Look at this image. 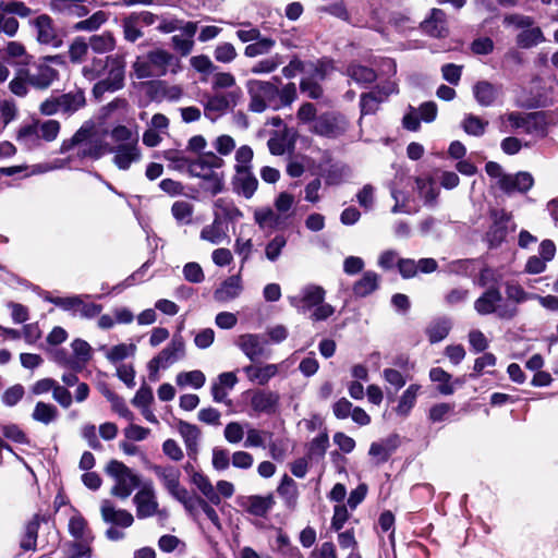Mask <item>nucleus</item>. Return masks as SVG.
I'll list each match as a JSON object with an SVG mask.
<instances>
[{
  "mask_svg": "<svg viewBox=\"0 0 558 558\" xmlns=\"http://www.w3.org/2000/svg\"><path fill=\"white\" fill-rule=\"evenodd\" d=\"M74 146L78 147L81 157L92 159H99L113 151V147L107 142V132L97 130L92 121H86L70 141H64L61 150L68 151Z\"/></svg>",
  "mask_w": 558,
  "mask_h": 558,
  "instance_id": "nucleus-1",
  "label": "nucleus"
},
{
  "mask_svg": "<svg viewBox=\"0 0 558 558\" xmlns=\"http://www.w3.org/2000/svg\"><path fill=\"white\" fill-rule=\"evenodd\" d=\"M132 68L137 78H150L165 76L168 72L177 74L181 63L174 54L157 48L136 57Z\"/></svg>",
  "mask_w": 558,
  "mask_h": 558,
  "instance_id": "nucleus-2",
  "label": "nucleus"
},
{
  "mask_svg": "<svg viewBox=\"0 0 558 558\" xmlns=\"http://www.w3.org/2000/svg\"><path fill=\"white\" fill-rule=\"evenodd\" d=\"M326 291L317 284H306L298 295L289 296V303L300 313L313 310L311 319L313 322L326 320L335 313V307L325 303Z\"/></svg>",
  "mask_w": 558,
  "mask_h": 558,
  "instance_id": "nucleus-3",
  "label": "nucleus"
},
{
  "mask_svg": "<svg viewBox=\"0 0 558 558\" xmlns=\"http://www.w3.org/2000/svg\"><path fill=\"white\" fill-rule=\"evenodd\" d=\"M499 123V129L504 133L521 130L523 133L543 137L547 131V122L543 112H509L500 116Z\"/></svg>",
  "mask_w": 558,
  "mask_h": 558,
  "instance_id": "nucleus-4",
  "label": "nucleus"
},
{
  "mask_svg": "<svg viewBox=\"0 0 558 558\" xmlns=\"http://www.w3.org/2000/svg\"><path fill=\"white\" fill-rule=\"evenodd\" d=\"M245 86L250 97V111L260 113L268 108L274 110L279 109V105L277 104L279 88L276 84L268 81L251 78L246 81Z\"/></svg>",
  "mask_w": 558,
  "mask_h": 558,
  "instance_id": "nucleus-5",
  "label": "nucleus"
},
{
  "mask_svg": "<svg viewBox=\"0 0 558 558\" xmlns=\"http://www.w3.org/2000/svg\"><path fill=\"white\" fill-rule=\"evenodd\" d=\"M474 310L480 315L495 314L500 319L510 320L518 314V308L509 302H505L500 290L492 287L484 291L474 302Z\"/></svg>",
  "mask_w": 558,
  "mask_h": 558,
  "instance_id": "nucleus-6",
  "label": "nucleus"
},
{
  "mask_svg": "<svg viewBox=\"0 0 558 558\" xmlns=\"http://www.w3.org/2000/svg\"><path fill=\"white\" fill-rule=\"evenodd\" d=\"M106 473L114 481L111 495L120 499H126L136 487H141L138 475L118 460L107 464Z\"/></svg>",
  "mask_w": 558,
  "mask_h": 558,
  "instance_id": "nucleus-7",
  "label": "nucleus"
},
{
  "mask_svg": "<svg viewBox=\"0 0 558 558\" xmlns=\"http://www.w3.org/2000/svg\"><path fill=\"white\" fill-rule=\"evenodd\" d=\"M243 98L242 88H235L234 90H228L225 93L214 92L207 96L204 104V114L211 121L223 116L226 112L236 107Z\"/></svg>",
  "mask_w": 558,
  "mask_h": 558,
  "instance_id": "nucleus-8",
  "label": "nucleus"
},
{
  "mask_svg": "<svg viewBox=\"0 0 558 558\" xmlns=\"http://www.w3.org/2000/svg\"><path fill=\"white\" fill-rule=\"evenodd\" d=\"M251 416L274 415L280 408V395L270 389H254L246 392Z\"/></svg>",
  "mask_w": 558,
  "mask_h": 558,
  "instance_id": "nucleus-9",
  "label": "nucleus"
},
{
  "mask_svg": "<svg viewBox=\"0 0 558 558\" xmlns=\"http://www.w3.org/2000/svg\"><path fill=\"white\" fill-rule=\"evenodd\" d=\"M60 129V122L57 120H36L20 129L17 140L25 144L34 143L37 140L52 142L58 137Z\"/></svg>",
  "mask_w": 558,
  "mask_h": 558,
  "instance_id": "nucleus-10",
  "label": "nucleus"
},
{
  "mask_svg": "<svg viewBox=\"0 0 558 558\" xmlns=\"http://www.w3.org/2000/svg\"><path fill=\"white\" fill-rule=\"evenodd\" d=\"M185 354V342L181 335H174L171 341L148 363L150 376L159 369H166L181 360Z\"/></svg>",
  "mask_w": 558,
  "mask_h": 558,
  "instance_id": "nucleus-11",
  "label": "nucleus"
},
{
  "mask_svg": "<svg viewBox=\"0 0 558 558\" xmlns=\"http://www.w3.org/2000/svg\"><path fill=\"white\" fill-rule=\"evenodd\" d=\"M225 166V160L213 151L202 153L195 159L187 161V171L191 177L202 181L210 177Z\"/></svg>",
  "mask_w": 558,
  "mask_h": 558,
  "instance_id": "nucleus-12",
  "label": "nucleus"
},
{
  "mask_svg": "<svg viewBox=\"0 0 558 558\" xmlns=\"http://www.w3.org/2000/svg\"><path fill=\"white\" fill-rule=\"evenodd\" d=\"M133 502L135 505L136 515L138 519L150 518L159 512L156 490L150 481L141 485L138 492L134 495Z\"/></svg>",
  "mask_w": 558,
  "mask_h": 558,
  "instance_id": "nucleus-13",
  "label": "nucleus"
},
{
  "mask_svg": "<svg viewBox=\"0 0 558 558\" xmlns=\"http://www.w3.org/2000/svg\"><path fill=\"white\" fill-rule=\"evenodd\" d=\"M108 76L105 80L99 81L94 92L96 94L105 93L108 90L120 89L124 81V60L121 56H108Z\"/></svg>",
  "mask_w": 558,
  "mask_h": 558,
  "instance_id": "nucleus-14",
  "label": "nucleus"
},
{
  "mask_svg": "<svg viewBox=\"0 0 558 558\" xmlns=\"http://www.w3.org/2000/svg\"><path fill=\"white\" fill-rule=\"evenodd\" d=\"M31 25L36 32V38L39 44L53 48L62 45V35L49 15L41 14L37 16L31 21Z\"/></svg>",
  "mask_w": 558,
  "mask_h": 558,
  "instance_id": "nucleus-15",
  "label": "nucleus"
},
{
  "mask_svg": "<svg viewBox=\"0 0 558 558\" xmlns=\"http://www.w3.org/2000/svg\"><path fill=\"white\" fill-rule=\"evenodd\" d=\"M50 302L64 311H72L74 314H80L83 318H93L102 311L100 304L85 302L81 295L52 298Z\"/></svg>",
  "mask_w": 558,
  "mask_h": 558,
  "instance_id": "nucleus-16",
  "label": "nucleus"
},
{
  "mask_svg": "<svg viewBox=\"0 0 558 558\" xmlns=\"http://www.w3.org/2000/svg\"><path fill=\"white\" fill-rule=\"evenodd\" d=\"M348 129L344 117L336 113H325L315 120L313 131L322 136L338 137Z\"/></svg>",
  "mask_w": 558,
  "mask_h": 558,
  "instance_id": "nucleus-17",
  "label": "nucleus"
},
{
  "mask_svg": "<svg viewBox=\"0 0 558 558\" xmlns=\"http://www.w3.org/2000/svg\"><path fill=\"white\" fill-rule=\"evenodd\" d=\"M150 470L154 472V474L162 484L163 488L171 497L175 498L179 494H181V492L185 489V487L181 485V471L177 466L170 464H154Z\"/></svg>",
  "mask_w": 558,
  "mask_h": 558,
  "instance_id": "nucleus-18",
  "label": "nucleus"
},
{
  "mask_svg": "<svg viewBox=\"0 0 558 558\" xmlns=\"http://www.w3.org/2000/svg\"><path fill=\"white\" fill-rule=\"evenodd\" d=\"M24 72L29 85L41 90L47 89L58 78V71L46 62L35 63L24 69Z\"/></svg>",
  "mask_w": 558,
  "mask_h": 558,
  "instance_id": "nucleus-19",
  "label": "nucleus"
},
{
  "mask_svg": "<svg viewBox=\"0 0 558 558\" xmlns=\"http://www.w3.org/2000/svg\"><path fill=\"white\" fill-rule=\"evenodd\" d=\"M282 364L272 363H252L243 367L247 380L254 385L266 386L276 377Z\"/></svg>",
  "mask_w": 558,
  "mask_h": 558,
  "instance_id": "nucleus-20",
  "label": "nucleus"
},
{
  "mask_svg": "<svg viewBox=\"0 0 558 558\" xmlns=\"http://www.w3.org/2000/svg\"><path fill=\"white\" fill-rule=\"evenodd\" d=\"M100 514L104 522L124 529L130 527L134 523V517L131 512L117 508L109 499L101 501Z\"/></svg>",
  "mask_w": 558,
  "mask_h": 558,
  "instance_id": "nucleus-21",
  "label": "nucleus"
},
{
  "mask_svg": "<svg viewBox=\"0 0 558 558\" xmlns=\"http://www.w3.org/2000/svg\"><path fill=\"white\" fill-rule=\"evenodd\" d=\"M236 345L242 353L251 361L255 362L259 357L266 356V342L259 335L244 333L236 339Z\"/></svg>",
  "mask_w": 558,
  "mask_h": 558,
  "instance_id": "nucleus-22",
  "label": "nucleus"
},
{
  "mask_svg": "<svg viewBox=\"0 0 558 558\" xmlns=\"http://www.w3.org/2000/svg\"><path fill=\"white\" fill-rule=\"evenodd\" d=\"M497 184L507 194L525 193L533 186L534 179L529 172H518L501 177Z\"/></svg>",
  "mask_w": 558,
  "mask_h": 558,
  "instance_id": "nucleus-23",
  "label": "nucleus"
},
{
  "mask_svg": "<svg viewBox=\"0 0 558 558\" xmlns=\"http://www.w3.org/2000/svg\"><path fill=\"white\" fill-rule=\"evenodd\" d=\"M113 163L120 170H128L133 162H136L141 158V151L136 141L131 143L119 144L113 147Z\"/></svg>",
  "mask_w": 558,
  "mask_h": 558,
  "instance_id": "nucleus-24",
  "label": "nucleus"
},
{
  "mask_svg": "<svg viewBox=\"0 0 558 558\" xmlns=\"http://www.w3.org/2000/svg\"><path fill=\"white\" fill-rule=\"evenodd\" d=\"M199 238L213 245H219L229 239L228 226L217 211H214L213 222L201 230Z\"/></svg>",
  "mask_w": 558,
  "mask_h": 558,
  "instance_id": "nucleus-25",
  "label": "nucleus"
},
{
  "mask_svg": "<svg viewBox=\"0 0 558 558\" xmlns=\"http://www.w3.org/2000/svg\"><path fill=\"white\" fill-rule=\"evenodd\" d=\"M243 291L241 274L230 276L223 280L214 292L217 302H229L236 299Z\"/></svg>",
  "mask_w": 558,
  "mask_h": 558,
  "instance_id": "nucleus-26",
  "label": "nucleus"
},
{
  "mask_svg": "<svg viewBox=\"0 0 558 558\" xmlns=\"http://www.w3.org/2000/svg\"><path fill=\"white\" fill-rule=\"evenodd\" d=\"M312 77H304L300 83V89L312 99H318L323 95L320 85L315 80H324L326 70L323 63L311 64Z\"/></svg>",
  "mask_w": 558,
  "mask_h": 558,
  "instance_id": "nucleus-27",
  "label": "nucleus"
},
{
  "mask_svg": "<svg viewBox=\"0 0 558 558\" xmlns=\"http://www.w3.org/2000/svg\"><path fill=\"white\" fill-rule=\"evenodd\" d=\"M233 190L245 198H251L257 190L258 181L252 170H238L233 177Z\"/></svg>",
  "mask_w": 558,
  "mask_h": 558,
  "instance_id": "nucleus-28",
  "label": "nucleus"
},
{
  "mask_svg": "<svg viewBox=\"0 0 558 558\" xmlns=\"http://www.w3.org/2000/svg\"><path fill=\"white\" fill-rule=\"evenodd\" d=\"M177 428L184 440L187 454L191 458H195L198 452V442L202 435L201 429L195 424L182 420L178 422Z\"/></svg>",
  "mask_w": 558,
  "mask_h": 558,
  "instance_id": "nucleus-29",
  "label": "nucleus"
},
{
  "mask_svg": "<svg viewBox=\"0 0 558 558\" xmlns=\"http://www.w3.org/2000/svg\"><path fill=\"white\" fill-rule=\"evenodd\" d=\"M397 87L393 83H389L387 87L377 92L364 94L361 97V112L362 114H371L376 112L379 104L385 100L390 94L396 93Z\"/></svg>",
  "mask_w": 558,
  "mask_h": 558,
  "instance_id": "nucleus-30",
  "label": "nucleus"
},
{
  "mask_svg": "<svg viewBox=\"0 0 558 558\" xmlns=\"http://www.w3.org/2000/svg\"><path fill=\"white\" fill-rule=\"evenodd\" d=\"M422 28L433 37H445L448 34L445 12L440 9H433L429 17L422 23Z\"/></svg>",
  "mask_w": 558,
  "mask_h": 558,
  "instance_id": "nucleus-31",
  "label": "nucleus"
},
{
  "mask_svg": "<svg viewBox=\"0 0 558 558\" xmlns=\"http://www.w3.org/2000/svg\"><path fill=\"white\" fill-rule=\"evenodd\" d=\"M500 89L488 81H480L473 86V95L478 105L489 107L499 97Z\"/></svg>",
  "mask_w": 558,
  "mask_h": 558,
  "instance_id": "nucleus-32",
  "label": "nucleus"
},
{
  "mask_svg": "<svg viewBox=\"0 0 558 558\" xmlns=\"http://www.w3.org/2000/svg\"><path fill=\"white\" fill-rule=\"evenodd\" d=\"M68 530L74 539H94L86 519L77 510H73L69 519Z\"/></svg>",
  "mask_w": 558,
  "mask_h": 558,
  "instance_id": "nucleus-33",
  "label": "nucleus"
},
{
  "mask_svg": "<svg viewBox=\"0 0 558 558\" xmlns=\"http://www.w3.org/2000/svg\"><path fill=\"white\" fill-rule=\"evenodd\" d=\"M254 221L262 230H275L283 223L281 215L276 213L270 207L257 208L254 211Z\"/></svg>",
  "mask_w": 558,
  "mask_h": 558,
  "instance_id": "nucleus-34",
  "label": "nucleus"
},
{
  "mask_svg": "<svg viewBox=\"0 0 558 558\" xmlns=\"http://www.w3.org/2000/svg\"><path fill=\"white\" fill-rule=\"evenodd\" d=\"M58 97L61 113L68 116L73 114L86 104L85 95L82 90L70 92Z\"/></svg>",
  "mask_w": 558,
  "mask_h": 558,
  "instance_id": "nucleus-35",
  "label": "nucleus"
},
{
  "mask_svg": "<svg viewBox=\"0 0 558 558\" xmlns=\"http://www.w3.org/2000/svg\"><path fill=\"white\" fill-rule=\"evenodd\" d=\"M416 191L424 199L425 205L434 206L438 197L436 182L430 177H417L415 179Z\"/></svg>",
  "mask_w": 558,
  "mask_h": 558,
  "instance_id": "nucleus-36",
  "label": "nucleus"
},
{
  "mask_svg": "<svg viewBox=\"0 0 558 558\" xmlns=\"http://www.w3.org/2000/svg\"><path fill=\"white\" fill-rule=\"evenodd\" d=\"M73 351L74 372H81L92 359V347L83 339H75L71 343Z\"/></svg>",
  "mask_w": 558,
  "mask_h": 558,
  "instance_id": "nucleus-37",
  "label": "nucleus"
},
{
  "mask_svg": "<svg viewBox=\"0 0 558 558\" xmlns=\"http://www.w3.org/2000/svg\"><path fill=\"white\" fill-rule=\"evenodd\" d=\"M191 482L203 494L204 499H207L208 501L216 506L220 504L219 494H216L215 486L211 484V482L205 474L199 472H193V474L191 475Z\"/></svg>",
  "mask_w": 558,
  "mask_h": 558,
  "instance_id": "nucleus-38",
  "label": "nucleus"
},
{
  "mask_svg": "<svg viewBox=\"0 0 558 558\" xmlns=\"http://www.w3.org/2000/svg\"><path fill=\"white\" fill-rule=\"evenodd\" d=\"M380 277L375 271H366L360 280L353 284V292L356 296L364 298L376 291L379 287Z\"/></svg>",
  "mask_w": 558,
  "mask_h": 558,
  "instance_id": "nucleus-39",
  "label": "nucleus"
},
{
  "mask_svg": "<svg viewBox=\"0 0 558 558\" xmlns=\"http://www.w3.org/2000/svg\"><path fill=\"white\" fill-rule=\"evenodd\" d=\"M86 43L93 52L99 54L111 52L116 48V38L110 32L93 35Z\"/></svg>",
  "mask_w": 558,
  "mask_h": 558,
  "instance_id": "nucleus-40",
  "label": "nucleus"
},
{
  "mask_svg": "<svg viewBox=\"0 0 558 558\" xmlns=\"http://www.w3.org/2000/svg\"><path fill=\"white\" fill-rule=\"evenodd\" d=\"M429 378L434 383H438V391L444 396H450L454 392V384H461L459 379L451 381V375L441 367H433L429 371Z\"/></svg>",
  "mask_w": 558,
  "mask_h": 558,
  "instance_id": "nucleus-41",
  "label": "nucleus"
},
{
  "mask_svg": "<svg viewBox=\"0 0 558 558\" xmlns=\"http://www.w3.org/2000/svg\"><path fill=\"white\" fill-rule=\"evenodd\" d=\"M421 389L420 385L412 384L410 385L399 398L398 405L396 408V412L398 415L407 416L412 408L415 405L417 393Z\"/></svg>",
  "mask_w": 558,
  "mask_h": 558,
  "instance_id": "nucleus-42",
  "label": "nucleus"
},
{
  "mask_svg": "<svg viewBox=\"0 0 558 558\" xmlns=\"http://www.w3.org/2000/svg\"><path fill=\"white\" fill-rule=\"evenodd\" d=\"M275 505L274 497L271 495L268 496H251L247 499V508L246 510L256 517H265L268 511Z\"/></svg>",
  "mask_w": 558,
  "mask_h": 558,
  "instance_id": "nucleus-43",
  "label": "nucleus"
},
{
  "mask_svg": "<svg viewBox=\"0 0 558 558\" xmlns=\"http://www.w3.org/2000/svg\"><path fill=\"white\" fill-rule=\"evenodd\" d=\"M211 89L216 93H225L228 90H234L235 88H241L236 84L235 76L230 72H217L213 75L211 81Z\"/></svg>",
  "mask_w": 558,
  "mask_h": 558,
  "instance_id": "nucleus-44",
  "label": "nucleus"
},
{
  "mask_svg": "<svg viewBox=\"0 0 558 558\" xmlns=\"http://www.w3.org/2000/svg\"><path fill=\"white\" fill-rule=\"evenodd\" d=\"M32 417L36 422H40L45 425L52 423L58 417V410L54 405L45 402H37Z\"/></svg>",
  "mask_w": 558,
  "mask_h": 558,
  "instance_id": "nucleus-45",
  "label": "nucleus"
},
{
  "mask_svg": "<svg viewBox=\"0 0 558 558\" xmlns=\"http://www.w3.org/2000/svg\"><path fill=\"white\" fill-rule=\"evenodd\" d=\"M255 43L247 45L244 49V54L247 58H255L269 53L276 45V41L269 37H260Z\"/></svg>",
  "mask_w": 558,
  "mask_h": 558,
  "instance_id": "nucleus-46",
  "label": "nucleus"
},
{
  "mask_svg": "<svg viewBox=\"0 0 558 558\" xmlns=\"http://www.w3.org/2000/svg\"><path fill=\"white\" fill-rule=\"evenodd\" d=\"M391 197L395 201V205L391 208L392 214H414L417 211V208H413L410 204L409 196L403 192L396 187H391L390 190Z\"/></svg>",
  "mask_w": 558,
  "mask_h": 558,
  "instance_id": "nucleus-47",
  "label": "nucleus"
},
{
  "mask_svg": "<svg viewBox=\"0 0 558 558\" xmlns=\"http://www.w3.org/2000/svg\"><path fill=\"white\" fill-rule=\"evenodd\" d=\"M175 381L181 387L191 386L194 389H199L205 385L206 376L198 369L181 372L177 375Z\"/></svg>",
  "mask_w": 558,
  "mask_h": 558,
  "instance_id": "nucleus-48",
  "label": "nucleus"
},
{
  "mask_svg": "<svg viewBox=\"0 0 558 558\" xmlns=\"http://www.w3.org/2000/svg\"><path fill=\"white\" fill-rule=\"evenodd\" d=\"M215 211L219 214V216H225L227 219L231 221H236L242 218V211L229 199L227 198H218L214 203Z\"/></svg>",
  "mask_w": 558,
  "mask_h": 558,
  "instance_id": "nucleus-49",
  "label": "nucleus"
},
{
  "mask_svg": "<svg viewBox=\"0 0 558 558\" xmlns=\"http://www.w3.org/2000/svg\"><path fill=\"white\" fill-rule=\"evenodd\" d=\"M396 445L391 439L373 442L369 447V456L375 458L377 462H385L389 459Z\"/></svg>",
  "mask_w": 558,
  "mask_h": 558,
  "instance_id": "nucleus-50",
  "label": "nucleus"
},
{
  "mask_svg": "<svg viewBox=\"0 0 558 558\" xmlns=\"http://www.w3.org/2000/svg\"><path fill=\"white\" fill-rule=\"evenodd\" d=\"M544 40L543 33L539 27H526L517 38V43L522 48H531Z\"/></svg>",
  "mask_w": 558,
  "mask_h": 558,
  "instance_id": "nucleus-51",
  "label": "nucleus"
},
{
  "mask_svg": "<svg viewBox=\"0 0 558 558\" xmlns=\"http://www.w3.org/2000/svg\"><path fill=\"white\" fill-rule=\"evenodd\" d=\"M461 125L464 132L469 135L482 136L485 133L488 122L470 113L464 117Z\"/></svg>",
  "mask_w": 558,
  "mask_h": 558,
  "instance_id": "nucleus-52",
  "label": "nucleus"
},
{
  "mask_svg": "<svg viewBox=\"0 0 558 558\" xmlns=\"http://www.w3.org/2000/svg\"><path fill=\"white\" fill-rule=\"evenodd\" d=\"M109 62H107V57L102 58H93L92 61L83 66L82 74L85 78L89 81L97 80L100 77L105 70L107 69Z\"/></svg>",
  "mask_w": 558,
  "mask_h": 558,
  "instance_id": "nucleus-53",
  "label": "nucleus"
},
{
  "mask_svg": "<svg viewBox=\"0 0 558 558\" xmlns=\"http://www.w3.org/2000/svg\"><path fill=\"white\" fill-rule=\"evenodd\" d=\"M94 539H74L68 545V558H89Z\"/></svg>",
  "mask_w": 558,
  "mask_h": 558,
  "instance_id": "nucleus-54",
  "label": "nucleus"
},
{
  "mask_svg": "<svg viewBox=\"0 0 558 558\" xmlns=\"http://www.w3.org/2000/svg\"><path fill=\"white\" fill-rule=\"evenodd\" d=\"M506 295L509 302L514 304H521L530 300L536 299V294L526 292L518 283L506 284Z\"/></svg>",
  "mask_w": 558,
  "mask_h": 558,
  "instance_id": "nucleus-55",
  "label": "nucleus"
},
{
  "mask_svg": "<svg viewBox=\"0 0 558 558\" xmlns=\"http://www.w3.org/2000/svg\"><path fill=\"white\" fill-rule=\"evenodd\" d=\"M282 57L280 54H274L257 61L252 68L251 73L253 74H269L274 72L280 64H282Z\"/></svg>",
  "mask_w": 558,
  "mask_h": 558,
  "instance_id": "nucleus-56",
  "label": "nucleus"
},
{
  "mask_svg": "<svg viewBox=\"0 0 558 558\" xmlns=\"http://www.w3.org/2000/svg\"><path fill=\"white\" fill-rule=\"evenodd\" d=\"M88 45L84 38H75L69 47V58L72 63H82L86 60L88 53Z\"/></svg>",
  "mask_w": 558,
  "mask_h": 558,
  "instance_id": "nucleus-57",
  "label": "nucleus"
},
{
  "mask_svg": "<svg viewBox=\"0 0 558 558\" xmlns=\"http://www.w3.org/2000/svg\"><path fill=\"white\" fill-rule=\"evenodd\" d=\"M140 26L141 23H138L133 14L124 17L122 21L124 39L130 43H134L140 39L143 36V32Z\"/></svg>",
  "mask_w": 558,
  "mask_h": 558,
  "instance_id": "nucleus-58",
  "label": "nucleus"
},
{
  "mask_svg": "<svg viewBox=\"0 0 558 558\" xmlns=\"http://www.w3.org/2000/svg\"><path fill=\"white\" fill-rule=\"evenodd\" d=\"M287 245V238L282 234L274 236L265 246V257L269 262H276Z\"/></svg>",
  "mask_w": 558,
  "mask_h": 558,
  "instance_id": "nucleus-59",
  "label": "nucleus"
},
{
  "mask_svg": "<svg viewBox=\"0 0 558 558\" xmlns=\"http://www.w3.org/2000/svg\"><path fill=\"white\" fill-rule=\"evenodd\" d=\"M193 209V205L189 202L178 201L173 203L171 213L178 222L189 225L192 222Z\"/></svg>",
  "mask_w": 558,
  "mask_h": 558,
  "instance_id": "nucleus-60",
  "label": "nucleus"
},
{
  "mask_svg": "<svg viewBox=\"0 0 558 558\" xmlns=\"http://www.w3.org/2000/svg\"><path fill=\"white\" fill-rule=\"evenodd\" d=\"M348 74L352 80L361 84H368L376 80V73L374 70L357 64L350 65L348 69Z\"/></svg>",
  "mask_w": 558,
  "mask_h": 558,
  "instance_id": "nucleus-61",
  "label": "nucleus"
},
{
  "mask_svg": "<svg viewBox=\"0 0 558 558\" xmlns=\"http://www.w3.org/2000/svg\"><path fill=\"white\" fill-rule=\"evenodd\" d=\"M202 189L204 192L216 196L225 190V174L219 171L210 177L203 180Z\"/></svg>",
  "mask_w": 558,
  "mask_h": 558,
  "instance_id": "nucleus-62",
  "label": "nucleus"
},
{
  "mask_svg": "<svg viewBox=\"0 0 558 558\" xmlns=\"http://www.w3.org/2000/svg\"><path fill=\"white\" fill-rule=\"evenodd\" d=\"M451 324L447 319L435 322L427 330L429 341L436 343L444 340L448 336Z\"/></svg>",
  "mask_w": 558,
  "mask_h": 558,
  "instance_id": "nucleus-63",
  "label": "nucleus"
},
{
  "mask_svg": "<svg viewBox=\"0 0 558 558\" xmlns=\"http://www.w3.org/2000/svg\"><path fill=\"white\" fill-rule=\"evenodd\" d=\"M136 350V347L134 344H125L120 343L117 344L106 351V357L111 363L120 362L124 359H126L129 355L133 354Z\"/></svg>",
  "mask_w": 558,
  "mask_h": 558,
  "instance_id": "nucleus-64",
  "label": "nucleus"
}]
</instances>
